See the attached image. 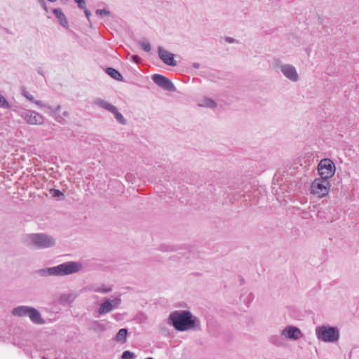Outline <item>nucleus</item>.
Returning <instances> with one entry per match:
<instances>
[{"label":"nucleus","instance_id":"f257e3e1","mask_svg":"<svg viewBox=\"0 0 359 359\" xmlns=\"http://www.w3.org/2000/svg\"><path fill=\"white\" fill-rule=\"evenodd\" d=\"M168 323L174 327L175 330L180 332L201 329L200 320L187 310L172 312L168 317Z\"/></svg>","mask_w":359,"mask_h":359},{"label":"nucleus","instance_id":"f03ea898","mask_svg":"<svg viewBox=\"0 0 359 359\" xmlns=\"http://www.w3.org/2000/svg\"><path fill=\"white\" fill-rule=\"evenodd\" d=\"M25 242L30 247L36 249H46L55 245V239L50 235L44 233L27 234Z\"/></svg>","mask_w":359,"mask_h":359},{"label":"nucleus","instance_id":"7ed1b4c3","mask_svg":"<svg viewBox=\"0 0 359 359\" xmlns=\"http://www.w3.org/2000/svg\"><path fill=\"white\" fill-rule=\"evenodd\" d=\"M13 316L22 318L28 316L31 321L37 325H42L45 323L41 313L34 307L28 306H18L11 311Z\"/></svg>","mask_w":359,"mask_h":359},{"label":"nucleus","instance_id":"20e7f679","mask_svg":"<svg viewBox=\"0 0 359 359\" xmlns=\"http://www.w3.org/2000/svg\"><path fill=\"white\" fill-rule=\"evenodd\" d=\"M22 95L25 97L28 100L34 102L37 106L40 107L46 108V112L50 114L52 117H53L57 121L60 123H62L65 121V118L60 115L61 107L60 106H49L47 104H43L41 101H37L34 99V96L32 95L27 90L25 89L22 90Z\"/></svg>","mask_w":359,"mask_h":359},{"label":"nucleus","instance_id":"39448f33","mask_svg":"<svg viewBox=\"0 0 359 359\" xmlns=\"http://www.w3.org/2000/svg\"><path fill=\"white\" fill-rule=\"evenodd\" d=\"M317 338L324 342H334L339 339V330L335 327L319 326L316 328Z\"/></svg>","mask_w":359,"mask_h":359},{"label":"nucleus","instance_id":"423d86ee","mask_svg":"<svg viewBox=\"0 0 359 359\" xmlns=\"http://www.w3.org/2000/svg\"><path fill=\"white\" fill-rule=\"evenodd\" d=\"M311 193L323 198L328 195L330 189L329 180L323 178H316L311 185Z\"/></svg>","mask_w":359,"mask_h":359},{"label":"nucleus","instance_id":"0eeeda50","mask_svg":"<svg viewBox=\"0 0 359 359\" xmlns=\"http://www.w3.org/2000/svg\"><path fill=\"white\" fill-rule=\"evenodd\" d=\"M334 163L330 158L320 160L318 165V171L320 178L329 180L335 172Z\"/></svg>","mask_w":359,"mask_h":359},{"label":"nucleus","instance_id":"6e6552de","mask_svg":"<svg viewBox=\"0 0 359 359\" xmlns=\"http://www.w3.org/2000/svg\"><path fill=\"white\" fill-rule=\"evenodd\" d=\"M36 273L41 277L64 276L67 275V263H63L56 266L41 269Z\"/></svg>","mask_w":359,"mask_h":359},{"label":"nucleus","instance_id":"1a4fd4ad","mask_svg":"<svg viewBox=\"0 0 359 359\" xmlns=\"http://www.w3.org/2000/svg\"><path fill=\"white\" fill-rule=\"evenodd\" d=\"M121 304V299L120 297H114V299H107L102 302L99 309L98 313L100 315H105L110 313L114 309L118 308Z\"/></svg>","mask_w":359,"mask_h":359},{"label":"nucleus","instance_id":"9d476101","mask_svg":"<svg viewBox=\"0 0 359 359\" xmlns=\"http://www.w3.org/2000/svg\"><path fill=\"white\" fill-rule=\"evenodd\" d=\"M21 117L31 125H41L44 121L43 116L35 111H25L21 114Z\"/></svg>","mask_w":359,"mask_h":359},{"label":"nucleus","instance_id":"9b49d317","mask_svg":"<svg viewBox=\"0 0 359 359\" xmlns=\"http://www.w3.org/2000/svg\"><path fill=\"white\" fill-rule=\"evenodd\" d=\"M153 81L159 87L170 92L175 91L176 88L172 81L165 76L155 74L152 76Z\"/></svg>","mask_w":359,"mask_h":359},{"label":"nucleus","instance_id":"f8f14e48","mask_svg":"<svg viewBox=\"0 0 359 359\" xmlns=\"http://www.w3.org/2000/svg\"><path fill=\"white\" fill-rule=\"evenodd\" d=\"M280 69L283 75L289 80L296 82L299 80V75L295 67L290 64L280 65Z\"/></svg>","mask_w":359,"mask_h":359},{"label":"nucleus","instance_id":"ddd939ff","mask_svg":"<svg viewBox=\"0 0 359 359\" xmlns=\"http://www.w3.org/2000/svg\"><path fill=\"white\" fill-rule=\"evenodd\" d=\"M158 57L165 64L172 67H175L177 65V62L174 59V54L163 49L161 46L158 48Z\"/></svg>","mask_w":359,"mask_h":359},{"label":"nucleus","instance_id":"4468645a","mask_svg":"<svg viewBox=\"0 0 359 359\" xmlns=\"http://www.w3.org/2000/svg\"><path fill=\"white\" fill-rule=\"evenodd\" d=\"M281 334L291 340H297L302 335L301 330L294 326L288 325L282 330Z\"/></svg>","mask_w":359,"mask_h":359},{"label":"nucleus","instance_id":"2eb2a0df","mask_svg":"<svg viewBox=\"0 0 359 359\" xmlns=\"http://www.w3.org/2000/svg\"><path fill=\"white\" fill-rule=\"evenodd\" d=\"M128 334V329L126 328H121L118 330V332L116 333L115 337H114V339L119 343H125L126 341V338Z\"/></svg>","mask_w":359,"mask_h":359},{"label":"nucleus","instance_id":"dca6fc26","mask_svg":"<svg viewBox=\"0 0 359 359\" xmlns=\"http://www.w3.org/2000/svg\"><path fill=\"white\" fill-rule=\"evenodd\" d=\"M83 268V264L80 262H69V274L78 273Z\"/></svg>","mask_w":359,"mask_h":359},{"label":"nucleus","instance_id":"f3484780","mask_svg":"<svg viewBox=\"0 0 359 359\" xmlns=\"http://www.w3.org/2000/svg\"><path fill=\"white\" fill-rule=\"evenodd\" d=\"M53 13L57 18L58 22L61 25L66 27H67V20H66V16L64 14V13L62 11L60 8H54L53 10Z\"/></svg>","mask_w":359,"mask_h":359},{"label":"nucleus","instance_id":"a211bd4d","mask_svg":"<svg viewBox=\"0 0 359 359\" xmlns=\"http://www.w3.org/2000/svg\"><path fill=\"white\" fill-rule=\"evenodd\" d=\"M95 104L101 107L102 108L110 111L111 113L113 111V110H115L116 107L112 105L111 104L109 103L108 102L102 100L100 98H97L95 100Z\"/></svg>","mask_w":359,"mask_h":359},{"label":"nucleus","instance_id":"6ab92c4d","mask_svg":"<svg viewBox=\"0 0 359 359\" xmlns=\"http://www.w3.org/2000/svg\"><path fill=\"white\" fill-rule=\"evenodd\" d=\"M106 73L109 75L112 79L118 81H123V77L121 74L114 68L107 67L105 70Z\"/></svg>","mask_w":359,"mask_h":359},{"label":"nucleus","instance_id":"aec40b11","mask_svg":"<svg viewBox=\"0 0 359 359\" xmlns=\"http://www.w3.org/2000/svg\"><path fill=\"white\" fill-rule=\"evenodd\" d=\"M49 195L53 198H57L60 201L65 199V194L63 192L60 191V190L52 189L49 191Z\"/></svg>","mask_w":359,"mask_h":359},{"label":"nucleus","instance_id":"412c9836","mask_svg":"<svg viewBox=\"0 0 359 359\" xmlns=\"http://www.w3.org/2000/svg\"><path fill=\"white\" fill-rule=\"evenodd\" d=\"M116 119L121 124L125 125L126 123V120L124 118L123 116L117 110L116 107L115 110H113L111 112Z\"/></svg>","mask_w":359,"mask_h":359},{"label":"nucleus","instance_id":"4be33fe9","mask_svg":"<svg viewBox=\"0 0 359 359\" xmlns=\"http://www.w3.org/2000/svg\"><path fill=\"white\" fill-rule=\"evenodd\" d=\"M91 328L94 330L103 331L104 330V325L97 320H94L91 323Z\"/></svg>","mask_w":359,"mask_h":359},{"label":"nucleus","instance_id":"5701e85b","mask_svg":"<svg viewBox=\"0 0 359 359\" xmlns=\"http://www.w3.org/2000/svg\"><path fill=\"white\" fill-rule=\"evenodd\" d=\"M135 358L136 355L130 351H123L121 355V359H135Z\"/></svg>","mask_w":359,"mask_h":359},{"label":"nucleus","instance_id":"b1692460","mask_svg":"<svg viewBox=\"0 0 359 359\" xmlns=\"http://www.w3.org/2000/svg\"><path fill=\"white\" fill-rule=\"evenodd\" d=\"M202 106L209 108H215L217 106V103L211 99H206L204 100V103Z\"/></svg>","mask_w":359,"mask_h":359},{"label":"nucleus","instance_id":"393cba45","mask_svg":"<svg viewBox=\"0 0 359 359\" xmlns=\"http://www.w3.org/2000/svg\"><path fill=\"white\" fill-rule=\"evenodd\" d=\"M270 341L276 346H280L282 344L280 337L277 335L271 336L270 337Z\"/></svg>","mask_w":359,"mask_h":359},{"label":"nucleus","instance_id":"a878e982","mask_svg":"<svg viewBox=\"0 0 359 359\" xmlns=\"http://www.w3.org/2000/svg\"><path fill=\"white\" fill-rule=\"evenodd\" d=\"M47 1L50 3H55L57 0H46ZM38 3L41 5V6L43 8V10L46 12L48 11V8L47 6V4L46 3V0H37Z\"/></svg>","mask_w":359,"mask_h":359},{"label":"nucleus","instance_id":"bb28decb","mask_svg":"<svg viewBox=\"0 0 359 359\" xmlns=\"http://www.w3.org/2000/svg\"><path fill=\"white\" fill-rule=\"evenodd\" d=\"M0 107L5 109H8L10 107V104L8 102V101L1 95H0Z\"/></svg>","mask_w":359,"mask_h":359},{"label":"nucleus","instance_id":"cd10ccee","mask_svg":"<svg viewBox=\"0 0 359 359\" xmlns=\"http://www.w3.org/2000/svg\"><path fill=\"white\" fill-rule=\"evenodd\" d=\"M97 292L108 293L112 290L111 287H96L93 290Z\"/></svg>","mask_w":359,"mask_h":359},{"label":"nucleus","instance_id":"c85d7f7f","mask_svg":"<svg viewBox=\"0 0 359 359\" xmlns=\"http://www.w3.org/2000/svg\"><path fill=\"white\" fill-rule=\"evenodd\" d=\"M96 14L99 15H109L110 11L106 9H97L96 10Z\"/></svg>","mask_w":359,"mask_h":359},{"label":"nucleus","instance_id":"c756f323","mask_svg":"<svg viewBox=\"0 0 359 359\" xmlns=\"http://www.w3.org/2000/svg\"><path fill=\"white\" fill-rule=\"evenodd\" d=\"M74 2L77 4L79 8L82 9L85 8L86 5L85 0H74Z\"/></svg>","mask_w":359,"mask_h":359},{"label":"nucleus","instance_id":"7c9ffc66","mask_svg":"<svg viewBox=\"0 0 359 359\" xmlns=\"http://www.w3.org/2000/svg\"><path fill=\"white\" fill-rule=\"evenodd\" d=\"M57 302L61 304L66 303L67 302V295L66 294H60L57 299Z\"/></svg>","mask_w":359,"mask_h":359},{"label":"nucleus","instance_id":"2f4dec72","mask_svg":"<svg viewBox=\"0 0 359 359\" xmlns=\"http://www.w3.org/2000/svg\"><path fill=\"white\" fill-rule=\"evenodd\" d=\"M141 46H142V49L146 52H149L151 50V46L148 42H144V41L142 42Z\"/></svg>","mask_w":359,"mask_h":359},{"label":"nucleus","instance_id":"473e14b6","mask_svg":"<svg viewBox=\"0 0 359 359\" xmlns=\"http://www.w3.org/2000/svg\"><path fill=\"white\" fill-rule=\"evenodd\" d=\"M83 11H84V13H85L86 17L87 18V19H88V22H90V15H91V13H90V11L88 9H87L86 7H85V8H83Z\"/></svg>","mask_w":359,"mask_h":359},{"label":"nucleus","instance_id":"72a5a7b5","mask_svg":"<svg viewBox=\"0 0 359 359\" xmlns=\"http://www.w3.org/2000/svg\"><path fill=\"white\" fill-rule=\"evenodd\" d=\"M131 60L133 61L135 63L140 62V57L137 55H133L131 56Z\"/></svg>","mask_w":359,"mask_h":359},{"label":"nucleus","instance_id":"f704fd0d","mask_svg":"<svg viewBox=\"0 0 359 359\" xmlns=\"http://www.w3.org/2000/svg\"><path fill=\"white\" fill-rule=\"evenodd\" d=\"M225 41L228 43H235V42H238L237 40H236L235 39L232 38V37H229V36H226L225 37Z\"/></svg>","mask_w":359,"mask_h":359},{"label":"nucleus","instance_id":"c9c22d12","mask_svg":"<svg viewBox=\"0 0 359 359\" xmlns=\"http://www.w3.org/2000/svg\"><path fill=\"white\" fill-rule=\"evenodd\" d=\"M193 67H194V68H196V69H198V68H199V67H200V64H199L198 62H194V63L193 64Z\"/></svg>","mask_w":359,"mask_h":359},{"label":"nucleus","instance_id":"e433bc0d","mask_svg":"<svg viewBox=\"0 0 359 359\" xmlns=\"http://www.w3.org/2000/svg\"><path fill=\"white\" fill-rule=\"evenodd\" d=\"M38 73H39V74H41V75L43 74H42V72H41V69H38Z\"/></svg>","mask_w":359,"mask_h":359},{"label":"nucleus","instance_id":"4c0bfd02","mask_svg":"<svg viewBox=\"0 0 359 359\" xmlns=\"http://www.w3.org/2000/svg\"><path fill=\"white\" fill-rule=\"evenodd\" d=\"M68 298H69V300L72 298V295L70 294H69Z\"/></svg>","mask_w":359,"mask_h":359},{"label":"nucleus","instance_id":"58836bf2","mask_svg":"<svg viewBox=\"0 0 359 359\" xmlns=\"http://www.w3.org/2000/svg\"><path fill=\"white\" fill-rule=\"evenodd\" d=\"M63 115L65 116H66V111H63Z\"/></svg>","mask_w":359,"mask_h":359}]
</instances>
